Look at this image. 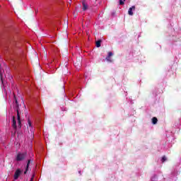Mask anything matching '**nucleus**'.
<instances>
[{
	"label": "nucleus",
	"instance_id": "1",
	"mask_svg": "<svg viewBox=\"0 0 181 181\" xmlns=\"http://www.w3.org/2000/svg\"><path fill=\"white\" fill-rule=\"evenodd\" d=\"M26 153H20L17 154L16 160H17V162H21V160H23L26 158Z\"/></svg>",
	"mask_w": 181,
	"mask_h": 181
},
{
	"label": "nucleus",
	"instance_id": "2",
	"mask_svg": "<svg viewBox=\"0 0 181 181\" xmlns=\"http://www.w3.org/2000/svg\"><path fill=\"white\" fill-rule=\"evenodd\" d=\"M22 173V170L21 169H17L14 173V180H18L19 179V176H21V174Z\"/></svg>",
	"mask_w": 181,
	"mask_h": 181
},
{
	"label": "nucleus",
	"instance_id": "3",
	"mask_svg": "<svg viewBox=\"0 0 181 181\" xmlns=\"http://www.w3.org/2000/svg\"><path fill=\"white\" fill-rule=\"evenodd\" d=\"M113 54H112V52H108V54H107V57H106V60H107V62H110V63H112V59H111V57H112Z\"/></svg>",
	"mask_w": 181,
	"mask_h": 181
},
{
	"label": "nucleus",
	"instance_id": "4",
	"mask_svg": "<svg viewBox=\"0 0 181 181\" xmlns=\"http://www.w3.org/2000/svg\"><path fill=\"white\" fill-rule=\"evenodd\" d=\"M132 11H135V6H132V7H130L129 8V11H128V14L130 16H132L134 15V12H132Z\"/></svg>",
	"mask_w": 181,
	"mask_h": 181
},
{
	"label": "nucleus",
	"instance_id": "5",
	"mask_svg": "<svg viewBox=\"0 0 181 181\" xmlns=\"http://www.w3.org/2000/svg\"><path fill=\"white\" fill-rule=\"evenodd\" d=\"M30 163H32V160H28L27 162V165L24 172V175H26L28 173V170H29V165H30Z\"/></svg>",
	"mask_w": 181,
	"mask_h": 181
},
{
	"label": "nucleus",
	"instance_id": "6",
	"mask_svg": "<svg viewBox=\"0 0 181 181\" xmlns=\"http://www.w3.org/2000/svg\"><path fill=\"white\" fill-rule=\"evenodd\" d=\"M82 5H83V11H87L88 9V5H87V3H86L85 1H83L82 2Z\"/></svg>",
	"mask_w": 181,
	"mask_h": 181
},
{
	"label": "nucleus",
	"instance_id": "7",
	"mask_svg": "<svg viewBox=\"0 0 181 181\" xmlns=\"http://www.w3.org/2000/svg\"><path fill=\"white\" fill-rule=\"evenodd\" d=\"M17 119H18V127H20V128H21L22 122L21 121V115L19 113H18V115H17Z\"/></svg>",
	"mask_w": 181,
	"mask_h": 181
},
{
	"label": "nucleus",
	"instance_id": "8",
	"mask_svg": "<svg viewBox=\"0 0 181 181\" xmlns=\"http://www.w3.org/2000/svg\"><path fill=\"white\" fill-rule=\"evenodd\" d=\"M12 127L14 129H16V119L15 118V116H13Z\"/></svg>",
	"mask_w": 181,
	"mask_h": 181
},
{
	"label": "nucleus",
	"instance_id": "9",
	"mask_svg": "<svg viewBox=\"0 0 181 181\" xmlns=\"http://www.w3.org/2000/svg\"><path fill=\"white\" fill-rule=\"evenodd\" d=\"M14 110L16 111L17 115H18V114H19V110H20L19 104L15 105Z\"/></svg>",
	"mask_w": 181,
	"mask_h": 181
},
{
	"label": "nucleus",
	"instance_id": "10",
	"mask_svg": "<svg viewBox=\"0 0 181 181\" xmlns=\"http://www.w3.org/2000/svg\"><path fill=\"white\" fill-rule=\"evenodd\" d=\"M152 124H153V125H156V124H158V118L156 117H153L152 118Z\"/></svg>",
	"mask_w": 181,
	"mask_h": 181
},
{
	"label": "nucleus",
	"instance_id": "11",
	"mask_svg": "<svg viewBox=\"0 0 181 181\" xmlns=\"http://www.w3.org/2000/svg\"><path fill=\"white\" fill-rule=\"evenodd\" d=\"M96 47H101V40L96 41Z\"/></svg>",
	"mask_w": 181,
	"mask_h": 181
},
{
	"label": "nucleus",
	"instance_id": "12",
	"mask_svg": "<svg viewBox=\"0 0 181 181\" xmlns=\"http://www.w3.org/2000/svg\"><path fill=\"white\" fill-rule=\"evenodd\" d=\"M77 66H78V67H80V66H81V63H80V62L75 63V67H77Z\"/></svg>",
	"mask_w": 181,
	"mask_h": 181
},
{
	"label": "nucleus",
	"instance_id": "13",
	"mask_svg": "<svg viewBox=\"0 0 181 181\" xmlns=\"http://www.w3.org/2000/svg\"><path fill=\"white\" fill-rule=\"evenodd\" d=\"M125 0H119V5H124Z\"/></svg>",
	"mask_w": 181,
	"mask_h": 181
},
{
	"label": "nucleus",
	"instance_id": "14",
	"mask_svg": "<svg viewBox=\"0 0 181 181\" xmlns=\"http://www.w3.org/2000/svg\"><path fill=\"white\" fill-rule=\"evenodd\" d=\"M14 100H15L16 105L19 104V103L18 102V99H16V95H14Z\"/></svg>",
	"mask_w": 181,
	"mask_h": 181
},
{
	"label": "nucleus",
	"instance_id": "15",
	"mask_svg": "<svg viewBox=\"0 0 181 181\" xmlns=\"http://www.w3.org/2000/svg\"><path fill=\"white\" fill-rule=\"evenodd\" d=\"M165 160H166V157H165V156H163V157L162 158V159H161V161H162L163 163V162H165Z\"/></svg>",
	"mask_w": 181,
	"mask_h": 181
},
{
	"label": "nucleus",
	"instance_id": "16",
	"mask_svg": "<svg viewBox=\"0 0 181 181\" xmlns=\"http://www.w3.org/2000/svg\"><path fill=\"white\" fill-rule=\"evenodd\" d=\"M28 125L29 127H32V122H30V120H28Z\"/></svg>",
	"mask_w": 181,
	"mask_h": 181
},
{
	"label": "nucleus",
	"instance_id": "17",
	"mask_svg": "<svg viewBox=\"0 0 181 181\" xmlns=\"http://www.w3.org/2000/svg\"><path fill=\"white\" fill-rule=\"evenodd\" d=\"M33 180V178H31V181Z\"/></svg>",
	"mask_w": 181,
	"mask_h": 181
}]
</instances>
